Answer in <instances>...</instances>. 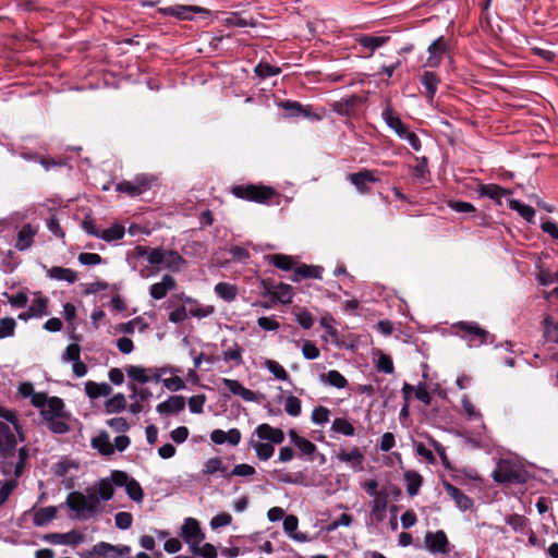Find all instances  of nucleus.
<instances>
[{
	"label": "nucleus",
	"mask_w": 558,
	"mask_h": 558,
	"mask_svg": "<svg viewBox=\"0 0 558 558\" xmlns=\"http://www.w3.org/2000/svg\"><path fill=\"white\" fill-rule=\"evenodd\" d=\"M41 405H35L40 410V416L47 424V428L53 434H65L70 430L68 420L70 414L65 411L64 402L59 397L44 395Z\"/></svg>",
	"instance_id": "f257e3e1"
},
{
	"label": "nucleus",
	"mask_w": 558,
	"mask_h": 558,
	"mask_svg": "<svg viewBox=\"0 0 558 558\" xmlns=\"http://www.w3.org/2000/svg\"><path fill=\"white\" fill-rule=\"evenodd\" d=\"M135 255L146 258L148 264L156 266L159 270L166 269L171 272L181 271L186 264V260L177 251L171 248L137 245L135 247Z\"/></svg>",
	"instance_id": "f03ea898"
},
{
	"label": "nucleus",
	"mask_w": 558,
	"mask_h": 558,
	"mask_svg": "<svg viewBox=\"0 0 558 558\" xmlns=\"http://www.w3.org/2000/svg\"><path fill=\"white\" fill-rule=\"evenodd\" d=\"M65 502L80 520H87L93 517L97 512L99 505L97 497H87L78 492L70 493Z\"/></svg>",
	"instance_id": "7ed1b4c3"
},
{
	"label": "nucleus",
	"mask_w": 558,
	"mask_h": 558,
	"mask_svg": "<svg viewBox=\"0 0 558 558\" xmlns=\"http://www.w3.org/2000/svg\"><path fill=\"white\" fill-rule=\"evenodd\" d=\"M232 194L238 198L250 202L268 203L276 195V192L269 186L246 184L233 186Z\"/></svg>",
	"instance_id": "20e7f679"
},
{
	"label": "nucleus",
	"mask_w": 558,
	"mask_h": 558,
	"mask_svg": "<svg viewBox=\"0 0 558 558\" xmlns=\"http://www.w3.org/2000/svg\"><path fill=\"white\" fill-rule=\"evenodd\" d=\"M111 477H112V482L116 486L125 488L128 496L132 500H134L136 502H141L143 500V498H144L143 488L141 487L140 483L135 478L129 476V474L123 471H112Z\"/></svg>",
	"instance_id": "39448f33"
},
{
	"label": "nucleus",
	"mask_w": 558,
	"mask_h": 558,
	"mask_svg": "<svg viewBox=\"0 0 558 558\" xmlns=\"http://www.w3.org/2000/svg\"><path fill=\"white\" fill-rule=\"evenodd\" d=\"M448 43L444 36H439L436 38L428 47H427V58L423 63V68L425 69H436L438 68L444 57L448 53Z\"/></svg>",
	"instance_id": "423d86ee"
},
{
	"label": "nucleus",
	"mask_w": 558,
	"mask_h": 558,
	"mask_svg": "<svg viewBox=\"0 0 558 558\" xmlns=\"http://www.w3.org/2000/svg\"><path fill=\"white\" fill-rule=\"evenodd\" d=\"M180 535L183 541L189 545L190 550L201 545L205 538L201 530L199 522L194 518H186L181 526Z\"/></svg>",
	"instance_id": "0eeeda50"
},
{
	"label": "nucleus",
	"mask_w": 558,
	"mask_h": 558,
	"mask_svg": "<svg viewBox=\"0 0 558 558\" xmlns=\"http://www.w3.org/2000/svg\"><path fill=\"white\" fill-rule=\"evenodd\" d=\"M151 186V180L146 174H138L132 181H122L117 184L116 190L130 196H138Z\"/></svg>",
	"instance_id": "6e6552de"
},
{
	"label": "nucleus",
	"mask_w": 558,
	"mask_h": 558,
	"mask_svg": "<svg viewBox=\"0 0 558 558\" xmlns=\"http://www.w3.org/2000/svg\"><path fill=\"white\" fill-rule=\"evenodd\" d=\"M453 327L464 332L463 338L469 341L470 347L486 342L488 332L481 328L477 323L459 322Z\"/></svg>",
	"instance_id": "1a4fd4ad"
},
{
	"label": "nucleus",
	"mask_w": 558,
	"mask_h": 558,
	"mask_svg": "<svg viewBox=\"0 0 558 558\" xmlns=\"http://www.w3.org/2000/svg\"><path fill=\"white\" fill-rule=\"evenodd\" d=\"M163 14L179 19L193 20L194 14L209 15L210 11L198 5L175 4L162 9Z\"/></svg>",
	"instance_id": "9d476101"
},
{
	"label": "nucleus",
	"mask_w": 558,
	"mask_h": 558,
	"mask_svg": "<svg viewBox=\"0 0 558 558\" xmlns=\"http://www.w3.org/2000/svg\"><path fill=\"white\" fill-rule=\"evenodd\" d=\"M424 542L426 548L433 554H447L449 551V542L444 531L427 532Z\"/></svg>",
	"instance_id": "9b49d317"
},
{
	"label": "nucleus",
	"mask_w": 558,
	"mask_h": 558,
	"mask_svg": "<svg viewBox=\"0 0 558 558\" xmlns=\"http://www.w3.org/2000/svg\"><path fill=\"white\" fill-rule=\"evenodd\" d=\"M387 505H388V496L387 494H379L376 495V497L371 502V513L368 521L366 522L367 525L381 523L386 518V511H387Z\"/></svg>",
	"instance_id": "f8f14e48"
},
{
	"label": "nucleus",
	"mask_w": 558,
	"mask_h": 558,
	"mask_svg": "<svg viewBox=\"0 0 558 558\" xmlns=\"http://www.w3.org/2000/svg\"><path fill=\"white\" fill-rule=\"evenodd\" d=\"M19 434L13 429L11 424L0 422V451L3 453L15 449L17 445Z\"/></svg>",
	"instance_id": "ddd939ff"
},
{
	"label": "nucleus",
	"mask_w": 558,
	"mask_h": 558,
	"mask_svg": "<svg viewBox=\"0 0 558 558\" xmlns=\"http://www.w3.org/2000/svg\"><path fill=\"white\" fill-rule=\"evenodd\" d=\"M221 384L234 396L241 397L246 402H257L258 397L256 392L244 387L239 380L222 378Z\"/></svg>",
	"instance_id": "4468645a"
},
{
	"label": "nucleus",
	"mask_w": 558,
	"mask_h": 558,
	"mask_svg": "<svg viewBox=\"0 0 558 558\" xmlns=\"http://www.w3.org/2000/svg\"><path fill=\"white\" fill-rule=\"evenodd\" d=\"M221 384L234 396L241 397L246 402H257L258 397L256 392L244 387L239 380L222 378Z\"/></svg>",
	"instance_id": "2eb2a0df"
},
{
	"label": "nucleus",
	"mask_w": 558,
	"mask_h": 558,
	"mask_svg": "<svg viewBox=\"0 0 558 558\" xmlns=\"http://www.w3.org/2000/svg\"><path fill=\"white\" fill-rule=\"evenodd\" d=\"M254 435H256L260 440H268L270 444L276 445L282 444L286 438L282 429L272 427L267 423L258 425L254 432Z\"/></svg>",
	"instance_id": "dca6fc26"
},
{
	"label": "nucleus",
	"mask_w": 558,
	"mask_h": 558,
	"mask_svg": "<svg viewBox=\"0 0 558 558\" xmlns=\"http://www.w3.org/2000/svg\"><path fill=\"white\" fill-rule=\"evenodd\" d=\"M421 84L424 87V96L428 102H433L435 95L440 84V77L433 71H424L420 77Z\"/></svg>",
	"instance_id": "f3484780"
},
{
	"label": "nucleus",
	"mask_w": 558,
	"mask_h": 558,
	"mask_svg": "<svg viewBox=\"0 0 558 558\" xmlns=\"http://www.w3.org/2000/svg\"><path fill=\"white\" fill-rule=\"evenodd\" d=\"M177 281L171 275H163L159 282L150 286L149 294L154 300L163 299L169 291L175 289Z\"/></svg>",
	"instance_id": "a211bd4d"
},
{
	"label": "nucleus",
	"mask_w": 558,
	"mask_h": 558,
	"mask_svg": "<svg viewBox=\"0 0 558 558\" xmlns=\"http://www.w3.org/2000/svg\"><path fill=\"white\" fill-rule=\"evenodd\" d=\"M37 231V228L32 225H24L17 232L15 248L21 252L28 250L34 243Z\"/></svg>",
	"instance_id": "6ab92c4d"
},
{
	"label": "nucleus",
	"mask_w": 558,
	"mask_h": 558,
	"mask_svg": "<svg viewBox=\"0 0 558 558\" xmlns=\"http://www.w3.org/2000/svg\"><path fill=\"white\" fill-rule=\"evenodd\" d=\"M444 488L460 510L465 511L473 506L472 499L449 482H444Z\"/></svg>",
	"instance_id": "aec40b11"
},
{
	"label": "nucleus",
	"mask_w": 558,
	"mask_h": 558,
	"mask_svg": "<svg viewBox=\"0 0 558 558\" xmlns=\"http://www.w3.org/2000/svg\"><path fill=\"white\" fill-rule=\"evenodd\" d=\"M267 293L275 302H280L282 304L292 302L293 289L290 284L281 282L279 284L272 286L271 288L267 289Z\"/></svg>",
	"instance_id": "412c9836"
},
{
	"label": "nucleus",
	"mask_w": 558,
	"mask_h": 558,
	"mask_svg": "<svg viewBox=\"0 0 558 558\" xmlns=\"http://www.w3.org/2000/svg\"><path fill=\"white\" fill-rule=\"evenodd\" d=\"M299 526V519L293 515L289 514L286 515L283 519V530L284 533L293 541L299 543H305L308 541V536L305 533L298 532Z\"/></svg>",
	"instance_id": "4be33fe9"
},
{
	"label": "nucleus",
	"mask_w": 558,
	"mask_h": 558,
	"mask_svg": "<svg viewBox=\"0 0 558 558\" xmlns=\"http://www.w3.org/2000/svg\"><path fill=\"white\" fill-rule=\"evenodd\" d=\"M185 408V399L183 396H171L168 400L159 403L156 408L161 415L173 414L183 411Z\"/></svg>",
	"instance_id": "5701e85b"
},
{
	"label": "nucleus",
	"mask_w": 558,
	"mask_h": 558,
	"mask_svg": "<svg viewBox=\"0 0 558 558\" xmlns=\"http://www.w3.org/2000/svg\"><path fill=\"white\" fill-rule=\"evenodd\" d=\"M350 182L362 193L367 191V183H375L378 179L374 175L371 170H362L356 173L349 175Z\"/></svg>",
	"instance_id": "b1692460"
},
{
	"label": "nucleus",
	"mask_w": 558,
	"mask_h": 558,
	"mask_svg": "<svg viewBox=\"0 0 558 558\" xmlns=\"http://www.w3.org/2000/svg\"><path fill=\"white\" fill-rule=\"evenodd\" d=\"M477 192L481 197H488L499 205L501 204V198L510 193V191L497 184H481Z\"/></svg>",
	"instance_id": "393cba45"
},
{
	"label": "nucleus",
	"mask_w": 558,
	"mask_h": 558,
	"mask_svg": "<svg viewBox=\"0 0 558 558\" xmlns=\"http://www.w3.org/2000/svg\"><path fill=\"white\" fill-rule=\"evenodd\" d=\"M47 276L53 280L66 281L69 283H74L77 280V274L74 270L60 266L48 269Z\"/></svg>",
	"instance_id": "a878e982"
},
{
	"label": "nucleus",
	"mask_w": 558,
	"mask_h": 558,
	"mask_svg": "<svg viewBox=\"0 0 558 558\" xmlns=\"http://www.w3.org/2000/svg\"><path fill=\"white\" fill-rule=\"evenodd\" d=\"M85 392L90 399H97L99 397H108L112 392V388L107 383H95L87 381L85 384Z\"/></svg>",
	"instance_id": "bb28decb"
},
{
	"label": "nucleus",
	"mask_w": 558,
	"mask_h": 558,
	"mask_svg": "<svg viewBox=\"0 0 558 558\" xmlns=\"http://www.w3.org/2000/svg\"><path fill=\"white\" fill-rule=\"evenodd\" d=\"M248 447L255 450L256 457L260 461H267L274 456L275 447L270 442H262L253 438L248 441Z\"/></svg>",
	"instance_id": "cd10ccee"
},
{
	"label": "nucleus",
	"mask_w": 558,
	"mask_h": 558,
	"mask_svg": "<svg viewBox=\"0 0 558 558\" xmlns=\"http://www.w3.org/2000/svg\"><path fill=\"white\" fill-rule=\"evenodd\" d=\"M92 446L102 456H111L114 452V447L106 432H101L98 436L94 437L92 439Z\"/></svg>",
	"instance_id": "c85d7f7f"
},
{
	"label": "nucleus",
	"mask_w": 558,
	"mask_h": 558,
	"mask_svg": "<svg viewBox=\"0 0 558 558\" xmlns=\"http://www.w3.org/2000/svg\"><path fill=\"white\" fill-rule=\"evenodd\" d=\"M17 391L23 398H29L33 407L41 405L40 400H44L45 392H36L32 383H21L17 387Z\"/></svg>",
	"instance_id": "c756f323"
},
{
	"label": "nucleus",
	"mask_w": 558,
	"mask_h": 558,
	"mask_svg": "<svg viewBox=\"0 0 558 558\" xmlns=\"http://www.w3.org/2000/svg\"><path fill=\"white\" fill-rule=\"evenodd\" d=\"M320 381L336 387L338 389L345 388L348 386L347 378L338 371L331 369L320 375Z\"/></svg>",
	"instance_id": "7c9ffc66"
},
{
	"label": "nucleus",
	"mask_w": 558,
	"mask_h": 558,
	"mask_svg": "<svg viewBox=\"0 0 558 558\" xmlns=\"http://www.w3.org/2000/svg\"><path fill=\"white\" fill-rule=\"evenodd\" d=\"M360 46L365 49H368L371 52H374L376 49L384 46L388 40V36H372V35H362L357 39Z\"/></svg>",
	"instance_id": "2f4dec72"
},
{
	"label": "nucleus",
	"mask_w": 558,
	"mask_h": 558,
	"mask_svg": "<svg viewBox=\"0 0 558 558\" xmlns=\"http://www.w3.org/2000/svg\"><path fill=\"white\" fill-rule=\"evenodd\" d=\"M339 461L350 464L351 466H359L362 464L364 457L359 448L354 447L350 451L340 450L337 454Z\"/></svg>",
	"instance_id": "473e14b6"
},
{
	"label": "nucleus",
	"mask_w": 558,
	"mask_h": 558,
	"mask_svg": "<svg viewBox=\"0 0 558 558\" xmlns=\"http://www.w3.org/2000/svg\"><path fill=\"white\" fill-rule=\"evenodd\" d=\"M57 515V508L53 506L38 509L34 514V524L44 526L51 522Z\"/></svg>",
	"instance_id": "72a5a7b5"
},
{
	"label": "nucleus",
	"mask_w": 558,
	"mask_h": 558,
	"mask_svg": "<svg viewBox=\"0 0 558 558\" xmlns=\"http://www.w3.org/2000/svg\"><path fill=\"white\" fill-rule=\"evenodd\" d=\"M508 206L512 210H515L527 222L533 221V219L535 217V210L533 207H531L526 204H523L518 199H509Z\"/></svg>",
	"instance_id": "f704fd0d"
},
{
	"label": "nucleus",
	"mask_w": 558,
	"mask_h": 558,
	"mask_svg": "<svg viewBox=\"0 0 558 558\" xmlns=\"http://www.w3.org/2000/svg\"><path fill=\"white\" fill-rule=\"evenodd\" d=\"M215 293L227 302H231L235 300L238 295V290L234 284L229 282H218L215 286Z\"/></svg>",
	"instance_id": "c9c22d12"
},
{
	"label": "nucleus",
	"mask_w": 558,
	"mask_h": 558,
	"mask_svg": "<svg viewBox=\"0 0 558 558\" xmlns=\"http://www.w3.org/2000/svg\"><path fill=\"white\" fill-rule=\"evenodd\" d=\"M331 430L337 434H341L348 437H352L355 434V428L350 421L344 417H337L332 421Z\"/></svg>",
	"instance_id": "e433bc0d"
},
{
	"label": "nucleus",
	"mask_w": 558,
	"mask_h": 558,
	"mask_svg": "<svg viewBox=\"0 0 558 558\" xmlns=\"http://www.w3.org/2000/svg\"><path fill=\"white\" fill-rule=\"evenodd\" d=\"M218 472H220L223 477H225V474H228L227 466L223 465L221 458H218V457L210 458L204 463V468L202 471V473L204 475H213Z\"/></svg>",
	"instance_id": "4c0bfd02"
},
{
	"label": "nucleus",
	"mask_w": 558,
	"mask_h": 558,
	"mask_svg": "<svg viewBox=\"0 0 558 558\" xmlns=\"http://www.w3.org/2000/svg\"><path fill=\"white\" fill-rule=\"evenodd\" d=\"M126 374L129 378L140 383V384H146L151 380L149 369L140 366V365H132L126 368Z\"/></svg>",
	"instance_id": "58836bf2"
},
{
	"label": "nucleus",
	"mask_w": 558,
	"mask_h": 558,
	"mask_svg": "<svg viewBox=\"0 0 558 558\" xmlns=\"http://www.w3.org/2000/svg\"><path fill=\"white\" fill-rule=\"evenodd\" d=\"M0 417L5 420L4 423L11 424L13 429L19 434L20 441L24 440V435L22 432V426L19 423L17 416L14 411L8 410L3 407H0Z\"/></svg>",
	"instance_id": "ea45409f"
},
{
	"label": "nucleus",
	"mask_w": 558,
	"mask_h": 558,
	"mask_svg": "<svg viewBox=\"0 0 558 558\" xmlns=\"http://www.w3.org/2000/svg\"><path fill=\"white\" fill-rule=\"evenodd\" d=\"M126 408V400L122 393H117L105 402L107 413H119Z\"/></svg>",
	"instance_id": "a19ab883"
},
{
	"label": "nucleus",
	"mask_w": 558,
	"mask_h": 558,
	"mask_svg": "<svg viewBox=\"0 0 558 558\" xmlns=\"http://www.w3.org/2000/svg\"><path fill=\"white\" fill-rule=\"evenodd\" d=\"M381 118L389 129L392 131L397 130L403 124L400 117L396 114L392 107L388 104L381 112Z\"/></svg>",
	"instance_id": "79ce46f5"
},
{
	"label": "nucleus",
	"mask_w": 558,
	"mask_h": 558,
	"mask_svg": "<svg viewBox=\"0 0 558 558\" xmlns=\"http://www.w3.org/2000/svg\"><path fill=\"white\" fill-rule=\"evenodd\" d=\"M282 108L290 117H311V107H303L300 102L296 101H286L282 104Z\"/></svg>",
	"instance_id": "37998d69"
},
{
	"label": "nucleus",
	"mask_w": 558,
	"mask_h": 558,
	"mask_svg": "<svg viewBox=\"0 0 558 558\" xmlns=\"http://www.w3.org/2000/svg\"><path fill=\"white\" fill-rule=\"evenodd\" d=\"M263 367L269 371L278 380L286 381L289 379V375L284 367L275 360H265Z\"/></svg>",
	"instance_id": "c03bdc74"
},
{
	"label": "nucleus",
	"mask_w": 558,
	"mask_h": 558,
	"mask_svg": "<svg viewBox=\"0 0 558 558\" xmlns=\"http://www.w3.org/2000/svg\"><path fill=\"white\" fill-rule=\"evenodd\" d=\"M544 338L546 341H550L558 344V323H554L551 316L544 318Z\"/></svg>",
	"instance_id": "a18cd8bd"
},
{
	"label": "nucleus",
	"mask_w": 558,
	"mask_h": 558,
	"mask_svg": "<svg viewBox=\"0 0 558 558\" xmlns=\"http://www.w3.org/2000/svg\"><path fill=\"white\" fill-rule=\"evenodd\" d=\"M222 360L226 363L233 362L236 366L241 365L243 363L242 349L239 344L234 343L232 347L222 351Z\"/></svg>",
	"instance_id": "49530a36"
},
{
	"label": "nucleus",
	"mask_w": 558,
	"mask_h": 558,
	"mask_svg": "<svg viewBox=\"0 0 558 558\" xmlns=\"http://www.w3.org/2000/svg\"><path fill=\"white\" fill-rule=\"evenodd\" d=\"M31 315L35 317H43L48 313V299L46 296L38 295L35 298L29 305Z\"/></svg>",
	"instance_id": "de8ad7c7"
},
{
	"label": "nucleus",
	"mask_w": 558,
	"mask_h": 558,
	"mask_svg": "<svg viewBox=\"0 0 558 558\" xmlns=\"http://www.w3.org/2000/svg\"><path fill=\"white\" fill-rule=\"evenodd\" d=\"M405 480L408 482L407 492L410 496H415L422 485V477L416 472L409 471L405 473Z\"/></svg>",
	"instance_id": "09e8293b"
},
{
	"label": "nucleus",
	"mask_w": 558,
	"mask_h": 558,
	"mask_svg": "<svg viewBox=\"0 0 558 558\" xmlns=\"http://www.w3.org/2000/svg\"><path fill=\"white\" fill-rule=\"evenodd\" d=\"M124 236V228L120 225H113L101 231L100 239L106 242L121 240Z\"/></svg>",
	"instance_id": "8fccbe9b"
},
{
	"label": "nucleus",
	"mask_w": 558,
	"mask_h": 558,
	"mask_svg": "<svg viewBox=\"0 0 558 558\" xmlns=\"http://www.w3.org/2000/svg\"><path fill=\"white\" fill-rule=\"evenodd\" d=\"M113 485L114 484L112 482L111 476H110V478H101L98 482V495H99L100 499L107 501L113 497V493H114Z\"/></svg>",
	"instance_id": "3c124183"
},
{
	"label": "nucleus",
	"mask_w": 558,
	"mask_h": 558,
	"mask_svg": "<svg viewBox=\"0 0 558 558\" xmlns=\"http://www.w3.org/2000/svg\"><path fill=\"white\" fill-rule=\"evenodd\" d=\"M268 259L272 265L282 270H290L293 267V259L288 255L274 254L269 255Z\"/></svg>",
	"instance_id": "603ef678"
},
{
	"label": "nucleus",
	"mask_w": 558,
	"mask_h": 558,
	"mask_svg": "<svg viewBox=\"0 0 558 558\" xmlns=\"http://www.w3.org/2000/svg\"><path fill=\"white\" fill-rule=\"evenodd\" d=\"M322 271H323V268L319 266H308V265L304 264L296 268L295 275L301 276L302 278L320 279Z\"/></svg>",
	"instance_id": "864d4df0"
},
{
	"label": "nucleus",
	"mask_w": 558,
	"mask_h": 558,
	"mask_svg": "<svg viewBox=\"0 0 558 558\" xmlns=\"http://www.w3.org/2000/svg\"><path fill=\"white\" fill-rule=\"evenodd\" d=\"M256 473V470L254 466L247 464V463H240L234 465L232 471L228 474H225V478L229 480L231 476H240V477H246L252 476Z\"/></svg>",
	"instance_id": "5fc2aeb1"
},
{
	"label": "nucleus",
	"mask_w": 558,
	"mask_h": 558,
	"mask_svg": "<svg viewBox=\"0 0 558 558\" xmlns=\"http://www.w3.org/2000/svg\"><path fill=\"white\" fill-rule=\"evenodd\" d=\"M284 411L290 416H299L302 411L301 400L295 396H288L284 400Z\"/></svg>",
	"instance_id": "6e6d98bb"
},
{
	"label": "nucleus",
	"mask_w": 558,
	"mask_h": 558,
	"mask_svg": "<svg viewBox=\"0 0 558 558\" xmlns=\"http://www.w3.org/2000/svg\"><path fill=\"white\" fill-rule=\"evenodd\" d=\"M329 416H330L329 409H327L323 405H319L313 410L311 418L315 425L322 426L329 422Z\"/></svg>",
	"instance_id": "4d7b16f0"
},
{
	"label": "nucleus",
	"mask_w": 558,
	"mask_h": 558,
	"mask_svg": "<svg viewBox=\"0 0 558 558\" xmlns=\"http://www.w3.org/2000/svg\"><path fill=\"white\" fill-rule=\"evenodd\" d=\"M16 328V322L12 317L0 319V340L12 337Z\"/></svg>",
	"instance_id": "13d9d810"
},
{
	"label": "nucleus",
	"mask_w": 558,
	"mask_h": 558,
	"mask_svg": "<svg viewBox=\"0 0 558 558\" xmlns=\"http://www.w3.org/2000/svg\"><path fill=\"white\" fill-rule=\"evenodd\" d=\"M461 404L463 408V411L468 417V420H481L482 413L473 405L471 400L466 395H463L461 399Z\"/></svg>",
	"instance_id": "bf43d9fd"
},
{
	"label": "nucleus",
	"mask_w": 558,
	"mask_h": 558,
	"mask_svg": "<svg viewBox=\"0 0 558 558\" xmlns=\"http://www.w3.org/2000/svg\"><path fill=\"white\" fill-rule=\"evenodd\" d=\"M4 296L7 298L9 304L12 307H16V308L25 307L28 302V295L24 291H20L16 294H9L5 292Z\"/></svg>",
	"instance_id": "052dcab7"
},
{
	"label": "nucleus",
	"mask_w": 558,
	"mask_h": 558,
	"mask_svg": "<svg viewBox=\"0 0 558 558\" xmlns=\"http://www.w3.org/2000/svg\"><path fill=\"white\" fill-rule=\"evenodd\" d=\"M495 480L498 482H520L521 477L517 472H508L507 465L501 464L499 466V471H497L495 474Z\"/></svg>",
	"instance_id": "680f3d73"
},
{
	"label": "nucleus",
	"mask_w": 558,
	"mask_h": 558,
	"mask_svg": "<svg viewBox=\"0 0 558 558\" xmlns=\"http://www.w3.org/2000/svg\"><path fill=\"white\" fill-rule=\"evenodd\" d=\"M506 523L515 532H523L526 527V519L520 514H511L506 517Z\"/></svg>",
	"instance_id": "e2e57ef3"
},
{
	"label": "nucleus",
	"mask_w": 558,
	"mask_h": 558,
	"mask_svg": "<svg viewBox=\"0 0 558 558\" xmlns=\"http://www.w3.org/2000/svg\"><path fill=\"white\" fill-rule=\"evenodd\" d=\"M255 73L262 77L266 78L269 76H275L280 73V69L268 63H258L255 68Z\"/></svg>",
	"instance_id": "0e129e2a"
},
{
	"label": "nucleus",
	"mask_w": 558,
	"mask_h": 558,
	"mask_svg": "<svg viewBox=\"0 0 558 558\" xmlns=\"http://www.w3.org/2000/svg\"><path fill=\"white\" fill-rule=\"evenodd\" d=\"M194 555L201 556L203 558H216L217 550L216 547L209 543L204 544L203 546L197 545L196 548L191 549Z\"/></svg>",
	"instance_id": "69168bd1"
},
{
	"label": "nucleus",
	"mask_w": 558,
	"mask_h": 558,
	"mask_svg": "<svg viewBox=\"0 0 558 558\" xmlns=\"http://www.w3.org/2000/svg\"><path fill=\"white\" fill-rule=\"evenodd\" d=\"M232 522V517L228 512H221L215 515L210 520V527L213 530H217L219 527L228 526Z\"/></svg>",
	"instance_id": "338daca9"
},
{
	"label": "nucleus",
	"mask_w": 558,
	"mask_h": 558,
	"mask_svg": "<svg viewBox=\"0 0 558 558\" xmlns=\"http://www.w3.org/2000/svg\"><path fill=\"white\" fill-rule=\"evenodd\" d=\"M116 526L120 530H126L131 527L133 522V517L130 512L121 511L118 512L114 517Z\"/></svg>",
	"instance_id": "774afa93"
}]
</instances>
